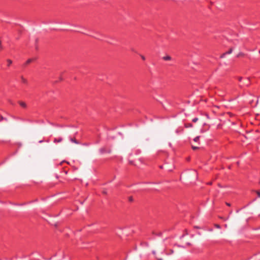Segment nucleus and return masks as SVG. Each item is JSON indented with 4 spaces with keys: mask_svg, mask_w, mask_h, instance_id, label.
Wrapping results in <instances>:
<instances>
[{
    "mask_svg": "<svg viewBox=\"0 0 260 260\" xmlns=\"http://www.w3.org/2000/svg\"><path fill=\"white\" fill-rule=\"evenodd\" d=\"M99 152L101 154H103L105 153H110L111 152L110 150H107L105 148H101L99 149Z\"/></svg>",
    "mask_w": 260,
    "mask_h": 260,
    "instance_id": "1",
    "label": "nucleus"
},
{
    "mask_svg": "<svg viewBox=\"0 0 260 260\" xmlns=\"http://www.w3.org/2000/svg\"><path fill=\"white\" fill-rule=\"evenodd\" d=\"M160 168H161V169H165L167 171H171L172 170L173 167H172V168H168V164H164L163 166H160Z\"/></svg>",
    "mask_w": 260,
    "mask_h": 260,
    "instance_id": "2",
    "label": "nucleus"
},
{
    "mask_svg": "<svg viewBox=\"0 0 260 260\" xmlns=\"http://www.w3.org/2000/svg\"><path fill=\"white\" fill-rule=\"evenodd\" d=\"M232 51H233V49L231 48L229 51L222 54L220 56V57L221 58L224 57L226 55L231 54L232 52Z\"/></svg>",
    "mask_w": 260,
    "mask_h": 260,
    "instance_id": "3",
    "label": "nucleus"
},
{
    "mask_svg": "<svg viewBox=\"0 0 260 260\" xmlns=\"http://www.w3.org/2000/svg\"><path fill=\"white\" fill-rule=\"evenodd\" d=\"M62 141V138L61 137H59L58 138H54L53 140V142L54 143H58L61 142Z\"/></svg>",
    "mask_w": 260,
    "mask_h": 260,
    "instance_id": "4",
    "label": "nucleus"
},
{
    "mask_svg": "<svg viewBox=\"0 0 260 260\" xmlns=\"http://www.w3.org/2000/svg\"><path fill=\"white\" fill-rule=\"evenodd\" d=\"M183 128L182 127H179L176 129L175 133L177 134H179L182 133L183 132Z\"/></svg>",
    "mask_w": 260,
    "mask_h": 260,
    "instance_id": "5",
    "label": "nucleus"
},
{
    "mask_svg": "<svg viewBox=\"0 0 260 260\" xmlns=\"http://www.w3.org/2000/svg\"><path fill=\"white\" fill-rule=\"evenodd\" d=\"M20 79H21V83L25 84H27L28 83L27 80L25 78H24L23 77V76H21L20 77Z\"/></svg>",
    "mask_w": 260,
    "mask_h": 260,
    "instance_id": "6",
    "label": "nucleus"
},
{
    "mask_svg": "<svg viewBox=\"0 0 260 260\" xmlns=\"http://www.w3.org/2000/svg\"><path fill=\"white\" fill-rule=\"evenodd\" d=\"M69 140L70 141L74 143H75L76 144H79V142L77 141L75 138H71V137H69Z\"/></svg>",
    "mask_w": 260,
    "mask_h": 260,
    "instance_id": "7",
    "label": "nucleus"
},
{
    "mask_svg": "<svg viewBox=\"0 0 260 260\" xmlns=\"http://www.w3.org/2000/svg\"><path fill=\"white\" fill-rule=\"evenodd\" d=\"M19 105H20L22 107H23V108H26V103H24V102H23L20 101V102H19Z\"/></svg>",
    "mask_w": 260,
    "mask_h": 260,
    "instance_id": "8",
    "label": "nucleus"
},
{
    "mask_svg": "<svg viewBox=\"0 0 260 260\" xmlns=\"http://www.w3.org/2000/svg\"><path fill=\"white\" fill-rule=\"evenodd\" d=\"M7 67H9L12 63V60L10 59H8L7 60Z\"/></svg>",
    "mask_w": 260,
    "mask_h": 260,
    "instance_id": "9",
    "label": "nucleus"
},
{
    "mask_svg": "<svg viewBox=\"0 0 260 260\" xmlns=\"http://www.w3.org/2000/svg\"><path fill=\"white\" fill-rule=\"evenodd\" d=\"M163 59L165 60H170L171 59V56H170L169 55H167V56L163 57Z\"/></svg>",
    "mask_w": 260,
    "mask_h": 260,
    "instance_id": "10",
    "label": "nucleus"
},
{
    "mask_svg": "<svg viewBox=\"0 0 260 260\" xmlns=\"http://www.w3.org/2000/svg\"><path fill=\"white\" fill-rule=\"evenodd\" d=\"M185 127L186 128H189L192 127V124L190 123L185 124Z\"/></svg>",
    "mask_w": 260,
    "mask_h": 260,
    "instance_id": "11",
    "label": "nucleus"
},
{
    "mask_svg": "<svg viewBox=\"0 0 260 260\" xmlns=\"http://www.w3.org/2000/svg\"><path fill=\"white\" fill-rule=\"evenodd\" d=\"M32 60H33V59H31V58L27 59L25 62V64L26 65V64L30 63V62H31L32 61Z\"/></svg>",
    "mask_w": 260,
    "mask_h": 260,
    "instance_id": "12",
    "label": "nucleus"
},
{
    "mask_svg": "<svg viewBox=\"0 0 260 260\" xmlns=\"http://www.w3.org/2000/svg\"><path fill=\"white\" fill-rule=\"evenodd\" d=\"M200 137L197 136L193 139V141L195 142H198L199 141Z\"/></svg>",
    "mask_w": 260,
    "mask_h": 260,
    "instance_id": "13",
    "label": "nucleus"
},
{
    "mask_svg": "<svg viewBox=\"0 0 260 260\" xmlns=\"http://www.w3.org/2000/svg\"><path fill=\"white\" fill-rule=\"evenodd\" d=\"M244 80H245L244 84H246V85H248L249 84V79H245Z\"/></svg>",
    "mask_w": 260,
    "mask_h": 260,
    "instance_id": "14",
    "label": "nucleus"
},
{
    "mask_svg": "<svg viewBox=\"0 0 260 260\" xmlns=\"http://www.w3.org/2000/svg\"><path fill=\"white\" fill-rule=\"evenodd\" d=\"M198 118L197 117H194V118H193L192 119V121L193 122H196L197 121H198Z\"/></svg>",
    "mask_w": 260,
    "mask_h": 260,
    "instance_id": "15",
    "label": "nucleus"
},
{
    "mask_svg": "<svg viewBox=\"0 0 260 260\" xmlns=\"http://www.w3.org/2000/svg\"><path fill=\"white\" fill-rule=\"evenodd\" d=\"M153 184V183H150V182H148V183H142V184H139V185L140 186H142L144 184Z\"/></svg>",
    "mask_w": 260,
    "mask_h": 260,
    "instance_id": "16",
    "label": "nucleus"
},
{
    "mask_svg": "<svg viewBox=\"0 0 260 260\" xmlns=\"http://www.w3.org/2000/svg\"><path fill=\"white\" fill-rule=\"evenodd\" d=\"M190 173L193 174L195 176H197V172L196 171H194V170L191 171Z\"/></svg>",
    "mask_w": 260,
    "mask_h": 260,
    "instance_id": "17",
    "label": "nucleus"
},
{
    "mask_svg": "<svg viewBox=\"0 0 260 260\" xmlns=\"http://www.w3.org/2000/svg\"><path fill=\"white\" fill-rule=\"evenodd\" d=\"M192 148L193 150H197V149H198L199 148V147H197V146H192Z\"/></svg>",
    "mask_w": 260,
    "mask_h": 260,
    "instance_id": "18",
    "label": "nucleus"
},
{
    "mask_svg": "<svg viewBox=\"0 0 260 260\" xmlns=\"http://www.w3.org/2000/svg\"><path fill=\"white\" fill-rule=\"evenodd\" d=\"M128 200L130 202H132L133 201L132 197H129Z\"/></svg>",
    "mask_w": 260,
    "mask_h": 260,
    "instance_id": "19",
    "label": "nucleus"
},
{
    "mask_svg": "<svg viewBox=\"0 0 260 260\" xmlns=\"http://www.w3.org/2000/svg\"><path fill=\"white\" fill-rule=\"evenodd\" d=\"M5 118L2 116H0V122L4 120Z\"/></svg>",
    "mask_w": 260,
    "mask_h": 260,
    "instance_id": "20",
    "label": "nucleus"
},
{
    "mask_svg": "<svg viewBox=\"0 0 260 260\" xmlns=\"http://www.w3.org/2000/svg\"><path fill=\"white\" fill-rule=\"evenodd\" d=\"M9 103H10L11 105H14L13 102L12 101H11V100H9Z\"/></svg>",
    "mask_w": 260,
    "mask_h": 260,
    "instance_id": "21",
    "label": "nucleus"
},
{
    "mask_svg": "<svg viewBox=\"0 0 260 260\" xmlns=\"http://www.w3.org/2000/svg\"><path fill=\"white\" fill-rule=\"evenodd\" d=\"M94 37H95V38L98 39H100V40H101L102 38H100V37H96V36H94Z\"/></svg>",
    "mask_w": 260,
    "mask_h": 260,
    "instance_id": "22",
    "label": "nucleus"
},
{
    "mask_svg": "<svg viewBox=\"0 0 260 260\" xmlns=\"http://www.w3.org/2000/svg\"><path fill=\"white\" fill-rule=\"evenodd\" d=\"M141 58H142V59L143 60H145V57H144V56L141 55Z\"/></svg>",
    "mask_w": 260,
    "mask_h": 260,
    "instance_id": "23",
    "label": "nucleus"
},
{
    "mask_svg": "<svg viewBox=\"0 0 260 260\" xmlns=\"http://www.w3.org/2000/svg\"><path fill=\"white\" fill-rule=\"evenodd\" d=\"M257 195H258V197L260 198V192L259 191H257Z\"/></svg>",
    "mask_w": 260,
    "mask_h": 260,
    "instance_id": "24",
    "label": "nucleus"
},
{
    "mask_svg": "<svg viewBox=\"0 0 260 260\" xmlns=\"http://www.w3.org/2000/svg\"><path fill=\"white\" fill-rule=\"evenodd\" d=\"M242 77H239V81L240 82H241V81H242Z\"/></svg>",
    "mask_w": 260,
    "mask_h": 260,
    "instance_id": "25",
    "label": "nucleus"
},
{
    "mask_svg": "<svg viewBox=\"0 0 260 260\" xmlns=\"http://www.w3.org/2000/svg\"><path fill=\"white\" fill-rule=\"evenodd\" d=\"M152 252V253H153L154 255H155V254H156V252H155V251H154V250H153Z\"/></svg>",
    "mask_w": 260,
    "mask_h": 260,
    "instance_id": "26",
    "label": "nucleus"
},
{
    "mask_svg": "<svg viewBox=\"0 0 260 260\" xmlns=\"http://www.w3.org/2000/svg\"><path fill=\"white\" fill-rule=\"evenodd\" d=\"M148 189H155L154 188H153V187H149Z\"/></svg>",
    "mask_w": 260,
    "mask_h": 260,
    "instance_id": "27",
    "label": "nucleus"
},
{
    "mask_svg": "<svg viewBox=\"0 0 260 260\" xmlns=\"http://www.w3.org/2000/svg\"><path fill=\"white\" fill-rule=\"evenodd\" d=\"M103 193H107V192H106V191H105V190H103Z\"/></svg>",
    "mask_w": 260,
    "mask_h": 260,
    "instance_id": "28",
    "label": "nucleus"
},
{
    "mask_svg": "<svg viewBox=\"0 0 260 260\" xmlns=\"http://www.w3.org/2000/svg\"><path fill=\"white\" fill-rule=\"evenodd\" d=\"M226 205H227L228 206H230V204L228 203H226Z\"/></svg>",
    "mask_w": 260,
    "mask_h": 260,
    "instance_id": "29",
    "label": "nucleus"
},
{
    "mask_svg": "<svg viewBox=\"0 0 260 260\" xmlns=\"http://www.w3.org/2000/svg\"><path fill=\"white\" fill-rule=\"evenodd\" d=\"M216 226H217V228H220V226H219V225H217Z\"/></svg>",
    "mask_w": 260,
    "mask_h": 260,
    "instance_id": "30",
    "label": "nucleus"
},
{
    "mask_svg": "<svg viewBox=\"0 0 260 260\" xmlns=\"http://www.w3.org/2000/svg\"><path fill=\"white\" fill-rule=\"evenodd\" d=\"M1 41H0V47H1Z\"/></svg>",
    "mask_w": 260,
    "mask_h": 260,
    "instance_id": "31",
    "label": "nucleus"
},
{
    "mask_svg": "<svg viewBox=\"0 0 260 260\" xmlns=\"http://www.w3.org/2000/svg\"><path fill=\"white\" fill-rule=\"evenodd\" d=\"M158 260H162V258H158Z\"/></svg>",
    "mask_w": 260,
    "mask_h": 260,
    "instance_id": "32",
    "label": "nucleus"
}]
</instances>
